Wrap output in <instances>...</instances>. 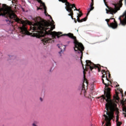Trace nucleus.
<instances>
[{
  "label": "nucleus",
  "instance_id": "29",
  "mask_svg": "<svg viewBox=\"0 0 126 126\" xmlns=\"http://www.w3.org/2000/svg\"><path fill=\"white\" fill-rule=\"evenodd\" d=\"M59 1H62V2H63V0H59Z\"/></svg>",
  "mask_w": 126,
  "mask_h": 126
},
{
  "label": "nucleus",
  "instance_id": "19",
  "mask_svg": "<svg viewBox=\"0 0 126 126\" xmlns=\"http://www.w3.org/2000/svg\"><path fill=\"white\" fill-rule=\"evenodd\" d=\"M123 112H125V113H126V108L125 107H123Z\"/></svg>",
  "mask_w": 126,
  "mask_h": 126
},
{
  "label": "nucleus",
  "instance_id": "22",
  "mask_svg": "<svg viewBox=\"0 0 126 126\" xmlns=\"http://www.w3.org/2000/svg\"><path fill=\"white\" fill-rule=\"evenodd\" d=\"M123 115H124L125 118H126V113L124 112Z\"/></svg>",
  "mask_w": 126,
  "mask_h": 126
},
{
  "label": "nucleus",
  "instance_id": "16",
  "mask_svg": "<svg viewBox=\"0 0 126 126\" xmlns=\"http://www.w3.org/2000/svg\"><path fill=\"white\" fill-rule=\"evenodd\" d=\"M83 15V14H82V12L79 11V14H78L77 17L78 18H80V17H81V16H82Z\"/></svg>",
  "mask_w": 126,
  "mask_h": 126
},
{
  "label": "nucleus",
  "instance_id": "9",
  "mask_svg": "<svg viewBox=\"0 0 126 126\" xmlns=\"http://www.w3.org/2000/svg\"><path fill=\"white\" fill-rule=\"evenodd\" d=\"M62 2H63V3H64V2H65V4L66 5V10H67V8H68L67 6L68 5L70 6V8L74 7L75 6V4H70L68 1H67V0H62Z\"/></svg>",
  "mask_w": 126,
  "mask_h": 126
},
{
  "label": "nucleus",
  "instance_id": "31",
  "mask_svg": "<svg viewBox=\"0 0 126 126\" xmlns=\"http://www.w3.org/2000/svg\"><path fill=\"white\" fill-rule=\"evenodd\" d=\"M104 2H106V0H103Z\"/></svg>",
  "mask_w": 126,
  "mask_h": 126
},
{
  "label": "nucleus",
  "instance_id": "17",
  "mask_svg": "<svg viewBox=\"0 0 126 126\" xmlns=\"http://www.w3.org/2000/svg\"><path fill=\"white\" fill-rule=\"evenodd\" d=\"M88 17V15H87V14L86 17L83 18V21H86L87 20Z\"/></svg>",
  "mask_w": 126,
  "mask_h": 126
},
{
  "label": "nucleus",
  "instance_id": "32",
  "mask_svg": "<svg viewBox=\"0 0 126 126\" xmlns=\"http://www.w3.org/2000/svg\"><path fill=\"white\" fill-rule=\"evenodd\" d=\"M104 123H105V122H103V123H102V125H104Z\"/></svg>",
  "mask_w": 126,
  "mask_h": 126
},
{
  "label": "nucleus",
  "instance_id": "20",
  "mask_svg": "<svg viewBox=\"0 0 126 126\" xmlns=\"http://www.w3.org/2000/svg\"><path fill=\"white\" fill-rule=\"evenodd\" d=\"M42 9H43V8H41V7H37V10H42Z\"/></svg>",
  "mask_w": 126,
  "mask_h": 126
},
{
  "label": "nucleus",
  "instance_id": "21",
  "mask_svg": "<svg viewBox=\"0 0 126 126\" xmlns=\"http://www.w3.org/2000/svg\"><path fill=\"white\" fill-rule=\"evenodd\" d=\"M77 20L78 22L80 23V19L79 18H77Z\"/></svg>",
  "mask_w": 126,
  "mask_h": 126
},
{
  "label": "nucleus",
  "instance_id": "12",
  "mask_svg": "<svg viewBox=\"0 0 126 126\" xmlns=\"http://www.w3.org/2000/svg\"><path fill=\"white\" fill-rule=\"evenodd\" d=\"M51 41H52V39L50 38H44L42 39L43 44H45V43H51Z\"/></svg>",
  "mask_w": 126,
  "mask_h": 126
},
{
  "label": "nucleus",
  "instance_id": "26",
  "mask_svg": "<svg viewBox=\"0 0 126 126\" xmlns=\"http://www.w3.org/2000/svg\"><path fill=\"white\" fill-rule=\"evenodd\" d=\"M74 20V22H75V23H77V21H76V19H75Z\"/></svg>",
  "mask_w": 126,
  "mask_h": 126
},
{
  "label": "nucleus",
  "instance_id": "6",
  "mask_svg": "<svg viewBox=\"0 0 126 126\" xmlns=\"http://www.w3.org/2000/svg\"><path fill=\"white\" fill-rule=\"evenodd\" d=\"M101 73L102 74V75L101 76L102 83H103V84L105 85V87H109V86H111V85H110V84H109V83H107V82H106V83H105V82L104 81L103 78H105V80H106V81H109V82H110V83H111L110 80H109V79H108V76H107V74H108L109 78H111V74H110V71H109V70H107V71H106L105 70H102L101 71Z\"/></svg>",
  "mask_w": 126,
  "mask_h": 126
},
{
  "label": "nucleus",
  "instance_id": "13",
  "mask_svg": "<svg viewBox=\"0 0 126 126\" xmlns=\"http://www.w3.org/2000/svg\"><path fill=\"white\" fill-rule=\"evenodd\" d=\"M122 122H119V116H117L116 117V125L117 126H121L122 125Z\"/></svg>",
  "mask_w": 126,
  "mask_h": 126
},
{
  "label": "nucleus",
  "instance_id": "30",
  "mask_svg": "<svg viewBox=\"0 0 126 126\" xmlns=\"http://www.w3.org/2000/svg\"><path fill=\"white\" fill-rule=\"evenodd\" d=\"M118 86H120V85L118 84V86H116V87H118Z\"/></svg>",
  "mask_w": 126,
  "mask_h": 126
},
{
  "label": "nucleus",
  "instance_id": "14",
  "mask_svg": "<svg viewBox=\"0 0 126 126\" xmlns=\"http://www.w3.org/2000/svg\"><path fill=\"white\" fill-rule=\"evenodd\" d=\"M40 20H41V18L40 17H36L35 19V22H37V23H39Z\"/></svg>",
  "mask_w": 126,
  "mask_h": 126
},
{
  "label": "nucleus",
  "instance_id": "18",
  "mask_svg": "<svg viewBox=\"0 0 126 126\" xmlns=\"http://www.w3.org/2000/svg\"><path fill=\"white\" fill-rule=\"evenodd\" d=\"M74 7V11H75V10H76L77 11H79H79H79V9H78L77 8H76V7H75H75H73V8Z\"/></svg>",
  "mask_w": 126,
  "mask_h": 126
},
{
  "label": "nucleus",
  "instance_id": "10",
  "mask_svg": "<svg viewBox=\"0 0 126 126\" xmlns=\"http://www.w3.org/2000/svg\"><path fill=\"white\" fill-rule=\"evenodd\" d=\"M94 2H91L90 7V8H89L88 9V13H87V15H89V14L90 13V11L93 10L94 9Z\"/></svg>",
  "mask_w": 126,
  "mask_h": 126
},
{
  "label": "nucleus",
  "instance_id": "11",
  "mask_svg": "<svg viewBox=\"0 0 126 126\" xmlns=\"http://www.w3.org/2000/svg\"><path fill=\"white\" fill-rule=\"evenodd\" d=\"M58 47L59 49H61V51L59 52V54H62L63 53V51H65V46L63 44H58Z\"/></svg>",
  "mask_w": 126,
  "mask_h": 126
},
{
  "label": "nucleus",
  "instance_id": "25",
  "mask_svg": "<svg viewBox=\"0 0 126 126\" xmlns=\"http://www.w3.org/2000/svg\"><path fill=\"white\" fill-rule=\"evenodd\" d=\"M120 92L122 95V96H124L123 93V91H120Z\"/></svg>",
  "mask_w": 126,
  "mask_h": 126
},
{
  "label": "nucleus",
  "instance_id": "15",
  "mask_svg": "<svg viewBox=\"0 0 126 126\" xmlns=\"http://www.w3.org/2000/svg\"><path fill=\"white\" fill-rule=\"evenodd\" d=\"M32 126H38V122L37 121H34L32 124Z\"/></svg>",
  "mask_w": 126,
  "mask_h": 126
},
{
  "label": "nucleus",
  "instance_id": "28",
  "mask_svg": "<svg viewBox=\"0 0 126 126\" xmlns=\"http://www.w3.org/2000/svg\"><path fill=\"white\" fill-rule=\"evenodd\" d=\"M92 0V2H94V0Z\"/></svg>",
  "mask_w": 126,
  "mask_h": 126
},
{
  "label": "nucleus",
  "instance_id": "24",
  "mask_svg": "<svg viewBox=\"0 0 126 126\" xmlns=\"http://www.w3.org/2000/svg\"><path fill=\"white\" fill-rule=\"evenodd\" d=\"M83 19H82L81 20H80V23H81V22H83Z\"/></svg>",
  "mask_w": 126,
  "mask_h": 126
},
{
  "label": "nucleus",
  "instance_id": "33",
  "mask_svg": "<svg viewBox=\"0 0 126 126\" xmlns=\"http://www.w3.org/2000/svg\"><path fill=\"white\" fill-rule=\"evenodd\" d=\"M106 126H108V125H106Z\"/></svg>",
  "mask_w": 126,
  "mask_h": 126
},
{
  "label": "nucleus",
  "instance_id": "5",
  "mask_svg": "<svg viewBox=\"0 0 126 126\" xmlns=\"http://www.w3.org/2000/svg\"><path fill=\"white\" fill-rule=\"evenodd\" d=\"M123 0H119V4H114V9L112 8L111 7H110L108 5H107V7L108 9H106V13H109L110 12V14H115L116 12H117V10H119L120 9V8H119V6L120 7H122V5H123ZM119 5V6H118Z\"/></svg>",
  "mask_w": 126,
  "mask_h": 126
},
{
  "label": "nucleus",
  "instance_id": "23",
  "mask_svg": "<svg viewBox=\"0 0 126 126\" xmlns=\"http://www.w3.org/2000/svg\"><path fill=\"white\" fill-rule=\"evenodd\" d=\"M17 1V0H14L12 1V2H13V3L16 2Z\"/></svg>",
  "mask_w": 126,
  "mask_h": 126
},
{
  "label": "nucleus",
  "instance_id": "4",
  "mask_svg": "<svg viewBox=\"0 0 126 126\" xmlns=\"http://www.w3.org/2000/svg\"><path fill=\"white\" fill-rule=\"evenodd\" d=\"M106 91H104V94H102L100 98H102L103 100H105L107 103L105 104V108L106 110V115L104 114L103 117H104V120L106 121V123L105 124L106 126H111V121L113 120L114 118V114L111 113L109 111H112L113 110V101L111 99V88H105Z\"/></svg>",
  "mask_w": 126,
  "mask_h": 126
},
{
  "label": "nucleus",
  "instance_id": "3",
  "mask_svg": "<svg viewBox=\"0 0 126 126\" xmlns=\"http://www.w3.org/2000/svg\"><path fill=\"white\" fill-rule=\"evenodd\" d=\"M1 9L2 13H0V16L6 17L7 19L5 20V21L8 24H10V23L13 24L14 21L15 22H17V23H20L21 27H20V29L21 32L23 34V37L25 36V35H29L30 34V32L27 30V28H26V22H25V21L19 19L14 13V10H16V6H15L14 8H12V7L8 6L6 4H3V7ZM13 18L14 21H11V19H13Z\"/></svg>",
  "mask_w": 126,
  "mask_h": 126
},
{
  "label": "nucleus",
  "instance_id": "7",
  "mask_svg": "<svg viewBox=\"0 0 126 126\" xmlns=\"http://www.w3.org/2000/svg\"><path fill=\"white\" fill-rule=\"evenodd\" d=\"M105 21H106L108 26L112 28V29H117L118 28V23H117L115 18L106 19Z\"/></svg>",
  "mask_w": 126,
  "mask_h": 126
},
{
  "label": "nucleus",
  "instance_id": "1",
  "mask_svg": "<svg viewBox=\"0 0 126 126\" xmlns=\"http://www.w3.org/2000/svg\"><path fill=\"white\" fill-rule=\"evenodd\" d=\"M62 36H67V37H69V38H70L71 39H73L74 40L73 43L74 44V50L75 52H77L78 54H79L81 56L80 59H81V62L83 68L84 69L83 73H84V82L82 86V90L81 91V95H84V96H86V88L87 89V87L88 86V82L87 81V79H86V78H85V69L86 68V66H88L90 69V70L92 71L93 69H98V72H100L101 71V66L99 65L98 66L97 65H96L94 64V63H92L91 61L87 60L86 61V66L85 68H84V65L83 64V63H82V58L83 57V51H84V46H83V44L82 43L78 42L77 41V39H76V36H75L73 33H71L70 32L67 33V34H60L59 36L62 37Z\"/></svg>",
  "mask_w": 126,
  "mask_h": 126
},
{
  "label": "nucleus",
  "instance_id": "8",
  "mask_svg": "<svg viewBox=\"0 0 126 126\" xmlns=\"http://www.w3.org/2000/svg\"><path fill=\"white\" fill-rule=\"evenodd\" d=\"M67 10H66L67 11H68V12H69V13L68 14V15H69V16H71V18L72 19H73V20H75V18H73V11L72 10V8H73V7H71L70 8V7L69 6V5H68L67 6Z\"/></svg>",
  "mask_w": 126,
  "mask_h": 126
},
{
  "label": "nucleus",
  "instance_id": "27",
  "mask_svg": "<svg viewBox=\"0 0 126 126\" xmlns=\"http://www.w3.org/2000/svg\"><path fill=\"white\" fill-rule=\"evenodd\" d=\"M40 101L42 102V101H43V99L42 98V97H40Z\"/></svg>",
  "mask_w": 126,
  "mask_h": 126
},
{
  "label": "nucleus",
  "instance_id": "2",
  "mask_svg": "<svg viewBox=\"0 0 126 126\" xmlns=\"http://www.w3.org/2000/svg\"><path fill=\"white\" fill-rule=\"evenodd\" d=\"M36 0L43 5L45 15L46 16L47 15L50 16V18L52 19V22L50 21L46 22L45 25L39 23L38 24L33 26L32 28V30L36 32V33H33L34 37H45L46 35H51L52 38H56V36L58 38H60V35L63 34V32H52L53 31V29H55V25H54L55 22L53 20L52 16L47 13V7L46 6V5H45V3L43 2L42 0Z\"/></svg>",
  "mask_w": 126,
  "mask_h": 126
}]
</instances>
